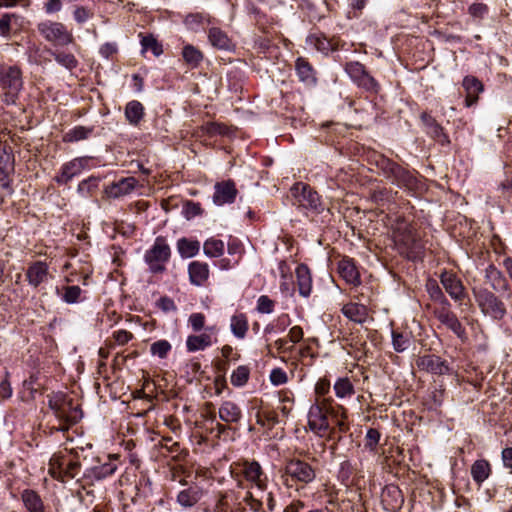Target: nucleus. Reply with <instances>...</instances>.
<instances>
[{
	"instance_id": "nucleus-1",
	"label": "nucleus",
	"mask_w": 512,
	"mask_h": 512,
	"mask_svg": "<svg viewBox=\"0 0 512 512\" xmlns=\"http://www.w3.org/2000/svg\"><path fill=\"white\" fill-rule=\"evenodd\" d=\"M48 406L59 421L56 431L65 433L82 418L81 408L61 392L48 395Z\"/></svg>"
},
{
	"instance_id": "nucleus-2",
	"label": "nucleus",
	"mask_w": 512,
	"mask_h": 512,
	"mask_svg": "<svg viewBox=\"0 0 512 512\" xmlns=\"http://www.w3.org/2000/svg\"><path fill=\"white\" fill-rule=\"evenodd\" d=\"M81 470V463L71 452L54 454L49 461V474L62 482L76 478Z\"/></svg>"
},
{
	"instance_id": "nucleus-3",
	"label": "nucleus",
	"mask_w": 512,
	"mask_h": 512,
	"mask_svg": "<svg viewBox=\"0 0 512 512\" xmlns=\"http://www.w3.org/2000/svg\"><path fill=\"white\" fill-rule=\"evenodd\" d=\"M472 294L480 311L494 320H502L506 313L504 302L492 291L483 287L472 288Z\"/></svg>"
},
{
	"instance_id": "nucleus-4",
	"label": "nucleus",
	"mask_w": 512,
	"mask_h": 512,
	"mask_svg": "<svg viewBox=\"0 0 512 512\" xmlns=\"http://www.w3.org/2000/svg\"><path fill=\"white\" fill-rule=\"evenodd\" d=\"M170 258L171 248L163 236L156 237L152 246L144 254V262L153 274L165 272Z\"/></svg>"
},
{
	"instance_id": "nucleus-5",
	"label": "nucleus",
	"mask_w": 512,
	"mask_h": 512,
	"mask_svg": "<svg viewBox=\"0 0 512 512\" xmlns=\"http://www.w3.org/2000/svg\"><path fill=\"white\" fill-rule=\"evenodd\" d=\"M0 88L4 91L5 102L14 104L23 88L22 72L18 66L0 63Z\"/></svg>"
},
{
	"instance_id": "nucleus-6",
	"label": "nucleus",
	"mask_w": 512,
	"mask_h": 512,
	"mask_svg": "<svg viewBox=\"0 0 512 512\" xmlns=\"http://www.w3.org/2000/svg\"><path fill=\"white\" fill-rule=\"evenodd\" d=\"M37 30L46 41L57 46H67L74 42L72 32L61 22L46 20L37 25Z\"/></svg>"
},
{
	"instance_id": "nucleus-7",
	"label": "nucleus",
	"mask_w": 512,
	"mask_h": 512,
	"mask_svg": "<svg viewBox=\"0 0 512 512\" xmlns=\"http://www.w3.org/2000/svg\"><path fill=\"white\" fill-rule=\"evenodd\" d=\"M344 70L359 88L369 93L377 94L379 92L380 84L370 75L362 63L358 61L347 62Z\"/></svg>"
},
{
	"instance_id": "nucleus-8",
	"label": "nucleus",
	"mask_w": 512,
	"mask_h": 512,
	"mask_svg": "<svg viewBox=\"0 0 512 512\" xmlns=\"http://www.w3.org/2000/svg\"><path fill=\"white\" fill-rule=\"evenodd\" d=\"M291 193L300 206L310 209L317 214H320L325 210V206L322 203L320 196L308 184L303 182L294 184L291 188Z\"/></svg>"
},
{
	"instance_id": "nucleus-9",
	"label": "nucleus",
	"mask_w": 512,
	"mask_h": 512,
	"mask_svg": "<svg viewBox=\"0 0 512 512\" xmlns=\"http://www.w3.org/2000/svg\"><path fill=\"white\" fill-rule=\"evenodd\" d=\"M383 172L388 179L399 187H404L410 190L417 187L416 176L395 162L390 160L384 161Z\"/></svg>"
},
{
	"instance_id": "nucleus-10",
	"label": "nucleus",
	"mask_w": 512,
	"mask_h": 512,
	"mask_svg": "<svg viewBox=\"0 0 512 512\" xmlns=\"http://www.w3.org/2000/svg\"><path fill=\"white\" fill-rule=\"evenodd\" d=\"M439 278L451 299L459 306L463 305L468 298V294L462 280L455 273L447 270H443Z\"/></svg>"
},
{
	"instance_id": "nucleus-11",
	"label": "nucleus",
	"mask_w": 512,
	"mask_h": 512,
	"mask_svg": "<svg viewBox=\"0 0 512 512\" xmlns=\"http://www.w3.org/2000/svg\"><path fill=\"white\" fill-rule=\"evenodd\" d=\"M233 465L236 470H239L246 481L250 482L260 490H264L266 488L267 478L261 465L257 461L243 460L235 462Z\"/></svg>"
},
{
	"instance_id": "nucleus-12",
	"label": "nucleus",
	"mask_w": 512,
	"mask_h": 512,
	"mask_svg": "<svg viewBox=\"0 0 512 512\" xmlns=\"http://www.w3.org/2000/svg\"><path fill=\"white\" fill-rule=\"evenodd\" d=\"M394 239L396 243L409 252H416L420 247L415 228L405 220L397 222L394 228Z\"/></svg>"
},
{
	"instance_id": "nucleus-13",
	"label": "nucleus",
	"mask_w": 512,
	"mask_h": 512,
	"mask_svg": "<svg viewBox=\"0 0 512 512\" xmlns=\"http://www.w3.org/2000/svg\"><path fill=\"white\" fill-rule=\"evenodd\" d=\"M285 471L292 480L302 484H309L316 478L315 469L307 462L300 459H292L286 464Z\"/></svg>"
},
{
	"instance_id": "nucleus-14",
	"label": "nucleus",
	"mask_w": 512,
	"mask_h": 512,
	"mask_svg": "<svg viewBox=\"0 0 512 512\" xmlns=\"http://www.w3.org/2000/svg\"><path fill=\"white\" fill-rule=\"evenodd\" d=\"M308 426L316 435L323 437L329 430V421L322 404L318 401L313 404L308 412Z\"/></svg>"
},
{
	"instance_id": "nucleus-15",
	"label": "nucleus",
	"mask_w": 512,
	"mask_h": 512,
	"mask_svg": "<svg viewBox=\"0 0 512 512\" xmlns=\"http://www.w3.org/2000/svg\"><path fill=\"white\" fill-rule=\"evenodd\" d=\"M26 280L33 288H38L40 285L45 284L52 278L49 271V264L45 261L37 260L29 264L27 267Z\"/></svg>"
},
{
	"instance_id": "nucleus-16",
	"label": "nucleus",
	"mask_w": 512,
	"mask_h": 512,
	"mask_svg": "<svg viewBox=\"0 0 512 512\" xmlns=\"http://www.w3.org/2000/svg\"><path fill=\"white\" fill-rule=\"evenodd\" d=\"M416 365L420 370L434 375H445L451 373L448 363L441 357L434 354L418 357Z\"/></svg>"
},
{
	"instance_id": "nucleus-17",
	"label": "nucleus",
	"mask_w": 512,
	"mask_h": 512,
	"mask_svg": "<svg viewBox=\"0 0 512 512\" xmlns=\"http://www.w3.org/2000/svg\"><path fill=\"white\" fill-rule=\"evenodd\" d=\"M237 194L238 190L233 180L217 182L214 185L213 203L217 206L231 204L235 201Z\"/></svg>"
},
{
	"instance_id": "nucleus-18",
	"label": "nucleus",
	"mask_w": 512,
	"mask_h": 512,
	"mask_svg": "<svg viewBox=\"0 0 512 512\" xmlns=\"http://www.w3.org/2000/svg\"><path fill=\"white\" fill-rule=\"evenodd\" d=\"M434 314L441 324L445 325L459 338H465V328L457 318L456 314L450 310V304L443 305L441 308L436 309Z\"/></svg>"
},
{
	"instance_id": "nucleus-19",
	"label": "nucleus",
	"mask_w": 512,
	"mask_h": 512,
	"mask_svg": "<svg viewBox=\"0 0 512 512\" xmlns=\"http://www.w3.org/2000/svg\"><path fill=\"white\" fill-rule=\"evenodd\" d=\"M382 503L385 510L396 512L401 509L404 503V495L397 485H386L382 491Z\"/></svg>"
},
{
	"instance_id": "nucleus-20",
	"label": "nucleus",
	"mask_w": 512,
	"mask_h": 512,
	"mask_svg": "<svg viewBox=\"0 0 512 512\" xmlns=\"http://www.w3.org/2000/svg\"><path fill=\"white\" fill-rule=\"evenodd\" d=\"M218 417L225 424H239L243 418L241 407L232 400L222 401L218 408Z\"/></svg>"
},
{
	"instance_id": "nucleus-21",
	"label": "nucleus",
	"mask_w": 512,
	"mask_h": 512,
	"mask_svg": "<svg viewBox=\"0 0 512 512\" xmlns=\"http://www.w3.org/2000/svg\"><path fill=\"white\" fill-rule=\"evenodd\" d=\"M214 331V327L206 328V331L201 334L189 335L186 339V348L188 352L203 351L210 347L216 342V338H213L211 332Z\"/></svg>"
},
{
	"instance_id": "nucleus-22",
	"label": "nucleus",
	"mask_w": 512,
	"mask_h": 512,
	"mask_svg": "<svg viewBox=\"0 0 512 512\" xmlns=\"http://www.w3.org/2000/svg\"><path fill=\"white\" fill-rule=\"evenodd\" d=\"M295 71L298 80L307 87H314L317 84L316 70L304 57H298L295 61Z\"/></svg>"
},
{
	"instance_id": "nucleus-23",
	"label": "nucleus",
	"mask_w": 512,
	"mask_h": 512,
	"mask_svg": "<svg viewBox=\"0 0 512 512\" xmlns=\"http://www.w3.org/2000/svg\"><path fill=\"white\" fill-rule=\"evenodd\" d=\"M188 275L190 283L197 287H202L206 285L209 275L210 269L207 263L201 261H192L188 265Z\"/></svg>"
},
{
	"instance_id": "nucleus-24",
	"label": "nucleus",
	"mask_w": 512,
	"mask_h": 512,
	"mask_svg": "<svg viewBox=\"0 0 512 512\" xmlns=\"http://www.w3.org/2000/svg\"><path fill=\"white\" fill-rule=\"evenodd\" d=\"M87 165L86 158H75L65 163L61 168V173L56 177V182L61 184L68 183L72 178L79 175Z\"/></svg>"
},
{
	"instance_id": "nucleus-25",
	"label": "nucleus",
	"mask_w": 512,
	"mask_h": 512,
	"mask_svg": "<svg viewBox=\"0 0 512 512\" xmlns=\"http://www.w3.org/2000/svg\"><path fill=\"white\" fill-rule=\"evenodd\" d=\"M466 91L465 106L471 107L477 103L479 94L483 92L484 86L482 82L475 76H465L462 82Z\"/></svg>"
},
{
	"instance_id": "nucleus-26",
	"label": "nucleus",
	"mask_w": 512,
	"mask_h": 512,
	"mask_svg": "<svg viewBox=\"0 0 512 512\" xmlns=\"http://www.w3.org/2000/svg\"><path fill=\"white\" fill-rule=\"evenodd\" d=\"M321 401L327 417L336 418L339 430L345 431L346 425L344 421L347 418V409L343 405L337 404L332 397L323 398Z\"/></svg>"
},
{
	"instance_id": "nucleus-27",
	"label": "nucleus",
	"mask_w": 512,
	"mask_h": 512,
	"mask_svg": "<svg viewBox=\"0 0 512 512\" xmlns=\"http://www.w3.org/2000/svg\"><path fill=\"white\" fill-rule=\"evenodd\" d=\"M338 272L347 284L358 286L361 284L359 271L350 258H343L338 264Z\"/></svg>"
},
{
	"instance_id": "nucleus-28",
	"label": "nucleus",
	"mask_w": 512,
	"mask_h": 512,
	"mask_svg": "<svg viewBox=\"0 0 512 512\" xmlns=\"http://www.w3.org/2000/svg\"><path fill=\"white\" fill-rule=\"evenodd\" d=\"M335 397L341 401L350 400L356 393L354 383L348 376L338 377L333 384Z\"/></svg>"
},
{
	"instance_id": "nucleus-29",
	"label": "nucleus",
	"mask_w": 512,
	"mask_h": 512,
	"mask_svg": "<svg viewBox=\"0 0 512 512\" xmlns=\"http://www.w3.org/2000/svg\"><path fill=\"white\" fill-rule=\"evenodd\" d=\"M297 286L299 294L303 297H309L312 292V277L310 269L305 264L297 266L296 270Z\"/></svg>"
},
{
	"instance_id": "nucleus-30",
	"label": "nucleus",
	"mask_w": 512,
	"mask_h": 512,
	"mask_svg": "<svg viewBox=\"0 0 512 512\" xmlns=\"http://www.w3.org/2000/svg\"><path fill=\"white\" fill-rule=\"evenodd\" d=\"M341 311L346 318L358 324L366 322L369 316L368 308L360 303H347Z\"/></svg>"
},
{
	"instance_id": "nucleus-31",
	"label": "nucleus",
	"mask_w": 512,
	"mask_h": 512,
	"mask_svg": "<svg viewBox=\"0 0 512 512\" xmlns=\"http://www.w3.org/2000/svg\"><path fill=\"white\" fill-rule=\"evenodd\" d=\"M485 279L490 283L495 291H508L510 286L503 273L497 269L493 264H490L485 269Z\"/></svg>"
},
{
	"instance_id": "nucleus-32",
	"label": "nucleus",
	"mask_w": 512,
	"mask_h": 512,
	"mask_svg": "<svg viewBox=\"0 0 512 512\" xmlns=\"http://www.w3.org/2000/svg\"><path fill=\"white\" fill-rule=\"evenodd\" d=\"M56 295L66 304H77L83 300V290L78 285L56 287Z\"/></svg>"
},
{
	"instance_id": "nucleus-33",
	"label": "nucleus",
	"mask_w": 512,
	"mask_h": 512,
	"mask_svg": "<svg viewBox=\"0 0 512 512\" xmlns=\"http://www.w3.org/2000/svg\"><path fill=\"white\" fill-rule=\"evenodd\" d=\"M138 181L134 177L122 178L116 183H112L107 189L110 197L118 198L131 193L136 187Z\"/></svg>"
},
{
	"instance_id": "nucleus-34",
	"label": "nucleus",
	"mask_w": 512,
	"mask_h": 512,
	"mask_svg": "<svg viewBox=\"0 0 512 512\" xmlns=\"http://www.w3.org/2000/svg\"><path fill=\"white\" fill-rule=\"evenodd\" d=\"M202 498V489L199 486H189L177 495V503L183 508H190Z\"/></svg>"
},
{
	"instance_id": "nucleus-35",
	"label": "nucleus",
	"mask_w": 512,
	"mask_h": 512,
	"mask_svg": "<svg viewBox=\"0 0 512 512\" xmlns=\"http://www.w3.org/2000/svg\"><path fill=\"white\" fill-rule=\"evenodd\" d=\"M209 42L220 50H230L233 46L228 35L218 27H212L208 32Z\"/></svg>"
},
{
	"instance_id": "nucleus-36",
	"label": "nucleus",
	"mask_w": 512,
	"mask_h": 512,
	"mask_svg": "<svg viewBox=\"0 0 512 512\" xmlns=\"http://www.w3.org/2000/svg\"><path fill=\"white\" fill-rule=\"evenodd\" d=\"M232 334L238 339H244L249 329L248 318L244 313H236L230 319Z\"/></svg>"
},
{
	"instance_id": "nucleus-37",
	"label": "nucleus",
	"mask_w": 512,
	"mask_h": 512,
	"mask_svg": "<svg viewBox=\"0 0 512 512\" xmlns=\"http://www.w3.org/2000/svg\"><path fill=\"white\" fill-rule=\"evenodd\" d=\"M144 117V106L137 100L128 102L125 106V118L129 124L137 126Z\"/></svg>"
},
{
	"instance_id": "nucleus-38",
	"label": "nucleus",
	"mask_w": 512,
	"mask_h": 512,
	"mask_svg": "<svg viewBox=\"0 0 512 512\" xmlns=\"http://www.w3.org/2000/svg\"><path fill=\"white\" fill-rule=\"evenodd\" d=\"M24 506L29 512H44V504L37 492L26 489L21 495Z\"/></svg>"
},
{
	"instance_id": "nucleus-39",
	"label": "nucleus",
	"mask_w": 512,
	"mask_h": 512,
	"mask_svg": "<svg viewBox=\"0 0 512 512\" xmlns=\"http://www.w3.org/2000/svg\"><path fill=\"white\" fill-rule=\"evenodd\" d=\"M491 474V465L485 459L476 460L471 466V476L474 482L482 484Z\"/></svg>"
},
{
	"instance_id": "nucleus-40",
	"label": "nucleus",
	"mask_w": 512,
	"mask_h": 512,
	"mask_svg": "<svg viewBox=\"0 0 512 512\" xmlns=\"http://www.w3.org/2000/svg\"><path fill=\"white\" fill-rule=\"evenodd\" d=\"M177 250L182 258H192L200 251V242L188 238H180L177 241Z\"/></svg>"
},
{
	"instance_id": "nucleus-41",
	"label": "nucleus",
	"mask_w": 512,
	"mask_h": 512,
	"mask_svg": "<svg viewBox=\"0 0 512 512\" xmlns=\"http://www.w3.org/2000/svg\"><path fill=\"white\" fill-rule=\"evenodd\" d=\"M426 291L432 301L439 303L441 306L449 305V301L443 293L441 287L434 279H428L426 282Z\"/></svg>"
},
{
	"instance_id": "nucleus-42",
	"label": "nucleus",
	"mask_w": 512,
	"mask_h": 512,
	"mask_svg": "<svg viewBox=\"0 0 512 512\" xmlns=\"http://www.w3.org/2000/svg\"><path fill=\"white\" fill-rule=\"evenodd\" d=\"M306 44L323 54H328L332 49L330 41L321 33L307 36Z\"/></svg>"
},
{
	"instance_id": "nucleus-43",
	"label": "nucleus",
	"mask_w": 512,
	"mask_h": 512,
	"mask_svg": "<svg viewBox=\"0 0 512 512\" xmlns=\"http://www.w3.org/2000/svg\"><path fill=\"white\" fill-rule=\"evenodd\" d=\"M224 242L220 239L210 238L204 242L203 251L207 257L218 258L224 254Z\"/></svg>"
},
{
	"instance_id": "nucleus-44",
	"label": "nucleus",
	"mask_w": 512,
	"mask_h": 512,
	"mask_svg": "<svg viewBox=\"0 0 512 512\" xmlns=\"http://www.w3.org/2000/svg\"><path fill=\"white\" fill-rule=\"evenodd\" d=\"M93 132V128L85 127V126H75L74 128L70 129L65 135L63 136L64 142H78L81 140L87 139L90 134Z\"/></svg>"
},
{
	"instance_id": "nucleus-45",
	"label": "nucleus",
	"mask_w": 512,
	"mask_h": 512,
	"mask_svg": "<svg viewBox=\"0 0 512 512\" xmlns=\"http://www.w3.org/2000/svg\"><path fill=\"white\" fill-rule=\"evenodd\" d=\"M249 376L250 368L246 365H240L231 374V384L234 387H242L248 382Z\"/></svg>"
},
{
	"instance_id": "nucleus-46",
	"label": "nucleus",
	"mask_w": 512,
	"mask_h": 512,
	"mask_svg": "<svg viewBox=\"0 0 512 512\" xmlns=\"http://www.w3.org/2000/svg\"><path fill=\"white\" fill-rule=\"evenodd\" d=\"M172 349V345L168 340L162 339L155 341L150 346V353L153 356H157L160 359L167 358L168 354L170 353Z\"/></svg>"
},
{
	"instance_id": "nucleus-47",
	"label": "nucleus",
	"mask_w": 512,
	"mask_h": 512,
	"mask_svg": "<svg viewBox=\"0 0 512 512\" xmlns=\"http://www.w3.org/2000/svg\"><path fill=\"white\" fill-rule=\"evenodd\" d=\"M182 56L191 66L196 67L203 59V54L192 45H186L183 48Z\"/></svg>"
},
{
	"instance_id": "nucleus-48",
	"label": "nucleus",
	"mask_w": 512,
	"mask_h": 512,
	"mask_svg": "<svg viewBox=\"0 0 512 512\" xmlns=\"http://www.w3.org/2000/svg\"><path fill=\"white\" fill-rule=\"evenodd\" d=\"M142 53L150 50L154 56L158 57L163 53L162 45L152 36H143L141 39Z\"/></svg>"
},
{
	"instance_id": "nucleus-49",
	"label": "nucleus",
	"mask_w": 512,
	"mask_h": 512,
	"mask_svg": "<svg viewBox=\"0 0 512 512\" xmlns=\"http://www.w3.org/2000/svg\"><path fill=\"white\" fill-rule=\"evenodd\" d=\"M425 132L441 145H447L450 143L448 136L445 134L443 127L435 121Z\"/></svg>"
},
{
	"instance_id": "nucleus-50",
	"label": "nucleus",
	"mask_w": 512,
	"mask_h": 512,
	"mask_svg": "<svg viewBox=\"0 0 512 512\" xmlns=\"http://www.w3.org/2000/svg\"><path fill=\"white\" fill-rule=\"evenodd\" d=\"M52 56L59 65L65 67L66 69L72 70L78 65L77 59L71 53L53 52Z\"/></svg>"
},
{
	"instance_id": "nucleus-51",
	"label": "nucleus",
	"mask_w": 512,
	"mask_h": 512,
	"mask_svg": "<svg viewBox=\"0 0 512 512\" xmlns=\"http://www.w3.org/2000/svg\"><path fill=\"white\" fill-rule=\"evenodd\" d=\"M117 466L114 462H107L92 469L93 475L97 480L111 476L116 471Z\"/></svg>"
},
{
	"instance_id": "nucleus-52",
	"label": "nucleus",
	"mask_w": 512,
	"mask_h": 512,
	"mask_svg": "<svg viewBox=\"0 0 512 512\" xmlns=\"http://www.w3.org/2000/svg\"><path fill=\"white\" fill-rule=\"evenodd\" d=\"M99 182L100 179L98 177L91 176L81 181L78 185L77 190L82 196H88L98 188Z\"/></svg>"
},
{
	"instance_id": "nucleus-53",
	"label": "nucleus",
	"mask_w": 512,
	"mask_h": 512,
	"mask_svg": "<svg viewBox=\"0 0 512 512\" xmlns=\"http://www.w3.org/2000/svg\"><path fill=\"white\" fill-rule=\"evenodd\" d=\"M392 345L396 352H404L410 346V338L402 333L392 331Z\"/></svg>"
},
{
	"instance_id": "nucleus-54",
	"label": "nucleus",
	"mask_w": 512,
	"mask_h": 512,
	"mask_svg": "<svg viewBox=\"0 0 512 512\" xmlns=\"http://www.w3.org/2000/svg\"><path fill=\"white\" fill-rule=\"evenodd\" d=\"M203 212L201 204L193 201H186L183 206V215L187 220L201 215Z\"/></svg>"
},
{
	"instance_id": "nucleus-55",
	"label": "nucleus",
	"mask_w": 512,
	"mask_h": 512,
	"mask_svg": "<svg viewBox=\"0 0 512 512\" xmlns=\"http://www.w3.org/2000/svg\"><path fill=\"white\" fill-rule=\"evenodd\" d=\"M206 316L203 313L195 312L190 314L188 324L194 332H199L205 328Z\"/></svg>"
},
{
	"instance_id": "nucleus-56",
	"label": "nucleus",
	"mask_w": 512,
	"mask_h": 512,
	"mask_svg": "<svg viewBox=\"0 0 512 512\" xmlns=\"http://www.w3.org/2000/svg\"><path fill=\"white\" fill-rule=\"evenodd\" d=\"M275 302L267 295H261L257 300V311L262 314H270L274 311Z\"/></svg>"
},
{
	"instance_id": "nucleus-57",
	"label": "nucleus",
	"mask_w": 512,
	"mask_h": 512,
	"mask_svg": "<svg viewBox=\"0 0 512 512\" xmlns=\"http://www.w3.org/2000/svg\"><path fill=\"white\" fill-rule=\"evenodd\" d=\"M0 169L14 170V156L5 148H0Z\"/></svg>"
},
{
	"instance_id": "nucleus-58",
	"label": "nucleus",
	"mask_w": 512,
	"mask_h": 512,
	"mask_svg": "<svg viewBox=\"0 0 512 512\" xmlns=\"http://www.w3.org/2000/svg\"><path fill=\"white\" fill-rule=\"evenodd\" d=\"M14 17L12 14H3L0 18V36L3 38H9L11 32V18Z\"/></svg>"
},
{
	"instance_id": "nucleus-59",
	"label": "nucleus",
	"mask_w": 512,
	"mask_h": 512,
	"mask_svg": "<svg viewBox=\"0 0 512 512\" xmlns=\"http://www.w3.org/2000/svg\"><path fill=\"white\" fill-rule=\"evenodd\" d=\"M93 16V13L84 6H77L73 11L74 20L79 23H85Z\"/></svg>"
},
{
	"instance_id": "nucleus-60",
	"label": "nucleus",
	"mask_w": 512,
	"mask_h": 512,
	"mask_svg": "<svg viewBox=\"0 0 512 512\" xmlns=\"http://www.w3.org/2000/svg\"><path fill=\"white\" fill-rule=\"evenodd\" d=\"M270 381L273 385L279 386L288 381L286 372L281 368H274L270 373Z\"/></svg>"
},
{
	"instance_id": "nucleus-61",
	"label": "nucleus",
	"mask_w": 512,
	"mask_h": 512,
	"mask_svg": "<svg viewBox=\"0 0 512 512\" xmlns=\"http://www.w3.org/2000/svg\"><path fill=\"white\" fill-rule=\"evenodd\" d=\"M380 440V433L377 429L370 428L366 433L365 447L374 450Z\"/></svg>"
},
{
	"instance_id": "nucleus-62",
	"label": "nucleus",
	"mask_w": 512,
	"mask_h": 512,
	"mask_svg": "<svg viewBox=\"0 0 512 512\" xmlns=\"http://www.w3.org/2000/svg\"><path fill=\"white\" fill-rule=\"evenodd\" d=\"M203 129L210 136L224 135L227 132V127L225 125L215 122L207 123Z\"/></svg>"
},
{
	"instance_id": "nucleus-63",
	"label": "nucleus",
	"mask_w": 512,
	"mask_h": 512,
	"mask_svg": "<svg viewBox=\"0 0 512 512\" xmlns=\"http://www.w3.org/2000/svg\"><path fill=\"white\" fill-rule=\"evenodd\" d=\"M243 502L253 512H264L262 509V502L256 498H254L251 492L246 493L245 497L243 498Z\"/></svg>"
},
{
	"instance_id": "nucleus-64",
	"label": "nucleus",
	"mask_w": 512,
	"mask_h": 512,
	"mask_svg": "<svg viewBox=\"0 0 512 512\" xmlns=\"http://www.w3.org/2000/svg\"><path fill=\"white\" fill-rule=\"evenodd\" d=\"M204 16L199 13L189 14L184 19V24L192 30H195L203 22Z\"/></svg>"
}]
</instances>
